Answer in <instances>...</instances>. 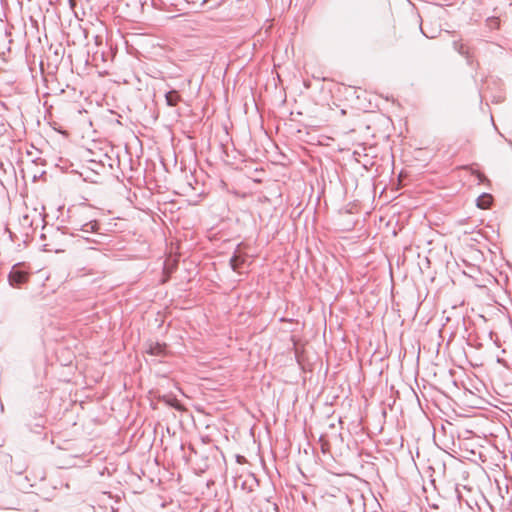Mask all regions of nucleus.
<instances>
[{"instance_id":"nucleus-1","label":"nucleus","mask_w":512,"mask_h":512,"mask_svg":"<svg viewBox=\"0 0 512 512\" xmlns=\"http://www.w3.org/2000/svg\"><path fill=\"white\" fill-rule=\"evenodd\" d=\"M99 224L97 221H90L82 225L80 229L79 237L83 238L84 241L91 244L103 243V234L98 233Z\"/></svg>"},{"instance_id":"nucleus-2","label":"nucleus","mask_w":512,"mask_h":512,"mask_svg":"<svg viewBox=\"0 0 512 512\" xmlns=\"http://www.w3.org/2000/svg\"><path fill=\"white\" fill-rule=\"evenodd\" d=\"M28 279V273L19 268V264L14 265L11 269L8 280L12 287H20Z\"/></svg>"},{"instance_id":"nucleus-3","label":"nucleus","mask_w":512,"mask_h":512,"mask_svg":"<svg viewBox=\"0 0 512 512\" xmlns=\"http://www.w3.org/2000/svg\"><path fill=\"white\" fill-rule=\"evenodd\" d=\"M245 264V258H243L241 255L234 253L233 256L230 259V266L233 271L242 273L243 267Z\"/></svg>"},{"instance_id":"nucleus-4","label":"nucleus","mask_w":512,"mask_h":512,"mask_svg":"<svg viewBox=\"0 0 512 512\" xmlns=\"http://www.w3.org/2000/svg\"><path fill=\"white\" fill-rule=\"evenodd\" d=\"M147 353L154 356H163L166 353V345L160 343H151L147 349Z\"/></svg>"},{"instance_id":"nucleus-5","label":"nucleus","mask_w":512,"mask_h":512,"mask_svg":"<svg viewBox=\"0 0 512 512\" xmlns=\"http://www.w3.org/2000/svg\"><path fill=\"white\" fill-rule=\"evenodd\" d=\"M168 106H176L181 101V96L176 90H171L165 94Z\"/></svg>"},{"instance_id":"nucleus-6","label":"nucleus","mask_w":512,"mask_h":512,"mask_svg":"<svg viewBox=\"0 0 512 512\" xmlns=\"http://www.w3.org/2000/svg\"><path fill=\"white\" fill-rule=\"evenodd\" d=\"M492 196L487 193H483L477 198V206L481 209H487L492 204Z\"/></svg>"},{"instance_id":"nucleus-7","label":"nucleus","mask_w":512,"mask_h":512,"mask_svg":"<svg viewBox=\"0 0 512 512\" xmlns=\"http://www.w3.org/2000/svg\"><path fill=\"white\" fill-rule=\"evenodd\" d=\"M453 48L455 51H457L460 55L464 56L465 58H469V48L466 44L460 42V41H453Z\"/></svg>"},{"instance_id":"nucleus-8","label":"nucleus","mask_w":512,"mask_h":512,"mask_svg":"<svg viewBox=\"0 0 512 512\" xmlns=\"http://www.w3.org/2000/svg\"><path fill=\"white\" fill-rule=\"evenodd\" d=\"M210 2H211V5L208 8L214 9V8H218L219 6H221L222 3L224 2V0H202L200 3V6L204 7L206 4H208Z\"/></svg>"},{"instance_id":"nucleus-9","label":"nucleus","mask_w":512,"mask_h":512,"mask_svg":"<svg viewBox=\"0 0 512 512\" xmlns=\"http://www.w3.org/2000/svg\"><path fill=\"white\" fill-rule=\"evenodd\" d=\"M338 500H339V504L347 506L348 509H350L351 499L347 495H345V494L342 495L341 497H339Z\"/></svg>"}]
</instances>
